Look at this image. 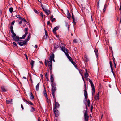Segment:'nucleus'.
I'll use <instances>...</instances> for the list:
<instances>
[{
    "mask_svg": "<svg viewBox=\"0 0 121 121\" xmlns=\"http://www.w3.org/2000/svg\"><path fill=\"white\" fill-rule=\"evenodd\" d=\"M60 48H61V50L64 53H68V50L65 48L64 45L63 43H61Z\"/></svg>",
    "mask_w": 121,
    "mask_h": 121,
    "instance_id": "f257e3e1",
    "label": "nucleus"
},
{
    "mask_svg": "<svg viewBox=\"0 0 121 121\" xmlns=\"http://www.w3.org/2000/svg\"><path fill=\"white\" fill-rule=\"evenodd\" d=\"M84 113V117L85 121H87L88 120L89 116L87 114V111L84 110L83 111Z\"/></svg>",
    "mask_w": 121,
    "mask_h": 121,
    "instance_id": "f03ea898",
    "label": "nucleus"
},
{
    "mask_svg": "<svg viewBox=\"0 0 121 121\" xmlns=\"http://www.w3.org/2000/svg\"><path fill=\"white\" fill-rule=\"evenodd\" d=\"M19 42H17L19 43V44L21 46L23 45H25L26 44L27 41L26 40H25L24 41L22 40H20L19 39H18Z\"/></svg>",
    "mask_w": 121,
    "mask_h": 121,
    "instance_id": "7ed1b4c3",
    "label": "nucleus"
},
{
    "mask_svg": "<svg viewBox=\"0 0 121 121\" xmlns=\"http://www.w3.org/2000/svg\"><path fill=\"white\" fill-rule=\"evenodd\" d=\"M13 35L12 37L14 40L17 42H19L18 39L19 37L17 36H16V35L14 33H12Z\"/></svg>",
    "mask_w": 121,
    "mask_h": 121,
    "instance_id": "20e7f679",
    "label": "nucleus"
},
{
    "mask_svg": "<svg viewBox=\"0 0 121 121\" xmlns=\"http://www.w3.org/2000/svg\"><path fill=\"white\" fill-rule=\"evenodd\" d=\"M44 91H43L44 95L45 96V97L48 100L49 103L50 101L49 100H48V98L47 95V93L46 92V90L45 89L44 87Z\"/></svg>",
    "mask_w": 121,
    "mask_h": 121,
    "instance_id": "39448f33",
    "label": "nucleus"
},
{
    "mask_svg": "<svg viewBox=\"0 0 121 121\" xmlns=\"http://www.w3.org/2000/svg\"><path fill=\"white\" fill-rule=\"evenodd\" d=\"M54 113L56 117H57L58 116V111L56 109H53Z\"/></svg>",
    "mask_w": 121,
    "mask_h": 121,
    "instance_id": "423d86ee",
    "label": "nucleus"
},
{
    "mask_svg": "<svg viewBox=\"0 0 121 121\" xmlns=\"http://www.w3.org/2000/svg\"><path fill=\"white\" fill-rule=\"evenodd\" d=\"M42 7L43 10L46 13L47 15L48 16L49 13V10H48L45 8H44L43 7Z\"/></svg>",
    "mask_w": 121,
    "mask_h": 121,
    "instance_id": "0eeeda50",
    "label": "nucleus"
},
{
    "mask_svg": "<svg viewBox=\"0 0 121 121\" xmlns=\"http://www.w3.org/2000/svg\"><path fill=\"white\" fill-rule=\"evenodd\" d=\"M52 61H49L48 62V65L49 67V68L50 69L51 71L52 68Z\"/></svg>",
    "mask_w": 121,
    "mask_h": 121,
    "instance_id": "6e6552de",
    "label": "nucleus"
},
{
    "mask_svg": "<svg viewBox=\"0 0 121 121\" xmlns=\"http://www.w3.org/2000/svg\"><path fill=\"white\" fill-rule=\"evenodd\" d=\"M59 27L58 26H57L55 27L53 30V32L54 34H56V31L59 29Z\"/></svg>",
    "mask_w": 121,
    "mask_h": 121,
    "instance_id": "1a4fd4ad",
    "label": "nucleus"
},
{
    "mask_svg": "<svg viewBox=\"0 0 121 121\" xmlns=\"http://www.w3.org/2000/svg\"><path fill=\"white\" fill-rule=\"evenodd\" d=\"M54 55L53 53H52V54H51L49 60L50 61H52V60L54 59Z\"/></svg>",
    "mask_w": 121,
    "mask_h": 121,
    "instance_id": "9d476101",
    "label": "nucleus"
},
{
    "mask_svg": "<svg viewBox=\"0 0 121 121\" xmlns=\"http://www.w3.org/2000/svg\"><path fill=\"white\" fill-rule=\"evenodd\" d=\"M66 54V56H67L68 59L71 62L73 61V60L72 58L69 56L68 53H65Z\"/></svg>",
    "mask_w": 121,
    "mask_h": 121,
    "instance_id": "9b49d317",
    "label": "nucleus"
},
{
    "mask_svg": "<svg viewBox=\"0 0 121 121\" xmlns=\"http://www.w3.org/2000/svg\"><path fill=\"white\" fill-rule=\"evenodd\" d=\"M110 64L111 69V72L112 73L113 75H115V74L114 73L113 71V70L112 64L111 62V61H110Z\"/></svg>",
    "mask_w": 121,
    "mask_h": 121,
    "instance_id": "f8f14e48",
    "label": "nucleus"
},
{
    "mask_svg": "<svg viewBox=\"0 0 121 121\" xmlns=\"http://www.w3.org/2000/svg\"><path fill=\"white\" fill-rule=\"evenodd\" d=\"M89 82L90 83L91 86L92 87V88H95L94 85L92 81L90 80V79H89Z\"/></svg>",
    "mask_w": 121,
    "mask_h": 121,
    "instance_id": "ddd939ff",
    "label": "nucleus"
},
{
    "mask_svg": "<svg viewBox=\"0 0 121 121\" xmlns=\"http://www.w3.org/2000/svg\"><path fill=\"white\" fill-rule=\"evenodd\" d=\"M60 45V43H55L54 45V48L56 49L57 48H58Z\"/></svg>",
    "mask_w": 121,
    "mask_h": 121,
    "instance_id": "4468645a",
    "label": "nucleus"
},
{
    "mask_svg": "<svg viewBox=\"0 0 121 121\" xmlns=\"http://www.w3.org/2000/svg\"><path fill=\"white\" fill-rule=\"evenodd\" d=\"M60 105L58 102H56L55 104V108L54 109H56L57 107H59Z\"/></svg>",
    "mask_w": 121,
    "mask_h": 121,
    "instance_id": "2eb2a0df",
    "label": "nucleus"
},
{
    "mask_svg": "<svg viewBox=\"0 0 121 121\" xmlns=\"http://www.w3.org/2000/svg\"><path fill=\"white\" fill-rule=\"evenodd\" d=\"M56 90V87L55 86L52 87V93H55Z\"/></svg>",
    "mask_w": 121,
    "mask_h": 121,
    "instance_id": "dca6fc26",
    "label": "nucleus"
},
{
    "mask_svg": "<svg viewBox=\"0 0 121 121\" xmlns=\"http://www.w3.org/2000/svg\"><path fill=\"white\" fill-rule=\"evenodd\" d=\"M86 72L85 73V78H87V77L88 76V73H87V70L86 69H85Z\"/></svg>",
    "mask_w": 121,
    "mask_h": 121,
    "instance_id": "f3484780",
    "label": "nucleus"
},
{
    "mask_svg": "<svg viewBox=\"0 0 121 121\" xmlns=\"http://www.w3.org/2000/svg\"><path fill=\"white\" fill-rule=\"evenodd\" d=\"M85 89L84 90V96H87V91L86 90V85L85 84L84 85Z\"/></svg>",
    "mask_w": 121,
    "mask_h": 121,
    "instance_id": "a211bd4d",
    "label": "nucleus"
},
{
    "mask_svg": "<svg viewBox=\"0 0 121 121\" xmlns=\"http://www.w3.org/2000/svg\"><path fill=\"white\" fill-rule=\"evenodd\" d=\"M35 62L32 60H31V61L30 62V64L31 66V68H33V67L34 66V63Z\"/></svg>",
    "mask_w": 121,
    "mask_h": 121,
    "instance_id": "6ab92c4d",
    "label": "nucleus"
},
{
    "mask_svg": "<svg viewBox=\"0 0 121 121\" xmlns=\"http://www.w3.org/2000/svg\"><path fill=\"white\" fill-rule=\"evenodd\" d=\"M6 102L7 104H10L12 103V100H6Z\"/></svg>",
    "mask_w": 121,
    "mask_h": 121,
    "instance_id": "aec40b11",
    "label": "nucleus"
},
{
    "mask_svg": "<svg viewBox=\"0 0 121 121\" xmlns=\"http://www.w3.org/2000/svg\"><path fill=\"white\" fill-rule=\"evenodd\" d=\"M40 85L39 82L37 84L36 86V90L37 91H38L39 90V86Z\"/></svg>",
    "mask_w": 121,
    "mask_h": 121,
    "instance_id": "412c9836",
    "label": "nucleus"
},
{
    "mask_svg": "<svg viewBox=\"0 0 121 121\" xmlns=\"http://www.w3.org/2000/svg\"><path fill=\"white\" fill-rule=\"evenodd\" d=\"M30 99L31 100H33L34 99V97L33 95L31 92L30 93Z\"/></svg>",
    "mask_w": 121,
    "mask_h": 121,
    "instance_id": "4be33fe9",
    "label": "nucleus"
},
{
    "mask_svg": "<svg viewBox=\"0 0 121 121\" xmlns=\"http://www.w3.org/2000/svg\"><path fill=\"white\" fill-rule=\"evenodd\" d=\"M85 60L86 62H87L89 61V59L87 57V56L85 55L84 56Z\"/></svg>",
    "mask_w": 121,
    "mask_h": 121,
    "instance_id": "5701e85b",
    "label": "nucleus"
},
{
    "mask_svg": "<svg viewBox=\"0 0 121 121\" xmlns=\"http://www.w3.org/2000/svg\"><path fill=\"white\" fill-rule=\"evenodd\" d=\"M72 63L73 65L77 69H78V68H77L76 67L77 66V65H76V64L73 61L71 62Z\"/></svg>",
    "mask_w": 121,
    "mask_h": 121,
    "instance_id": "b1692460",
    "label": "nucleus"
},
{
    "mask_svg": "<svg viewBox=\"0 0 121 121\" xmlns=\"http://www.w3.org/2000/svg\"><path fill=\"white\" fill-rule=\"evenodd\" d=\"M1 89L2 91V92H5L6 91V90L5 89L4 87L3 86H1Z\"/></svg>",
    "mask_w": 121,
    "mask_h": 121,
    "instance_id": "393cba45",
    "label": "nucleus"
},
{
    "mask_svg": "<svg viewBox=\"0 0 121 121\" xmlns=\"http://www.w3.org/2000/svg\"><path fill=\"white\" fill-rule=\"evenodd\" d=\"M50 79H51V82H53V80H54V78H53V75L52 74V75H51Z\"/></svg>",
    "mask_w": 121,
    "mask_h": 121,
    "instance_id": "a878e982",
    "label": "nucleus"
},
{
    "mask_svg": "<svg viewBox=\"0 0 121 121\" xmlns=\"http://www.w3.org/2000/svg\"><path fill=\"white\" fill-rule=\"evenodd\" d=\"M9 10L10 12L12 13L13 11V9L12 7L10 8L9 9Z\"/></svg>",
    "mask_w": 121,
    "mask_h": 121,
    "instance_id": "bb28decb",
    "label": "nucleus"
},
{
    "mask_svg": "<svg viewBox=\"0 0 121 121\" xmlns=\"http://www.w3.org/2000/svg\"><path fill=\"white\" fill-rule=\"evenodd\" d=\"M95 98L96 100H98L99 99V97L98 96H97L96 95L95 96Z\"/></svg>",
    "mask_w": 121,
    "mask_h": 121,
    "instance_id": "cd10ccee",
    "label": "nucleus"
},
{
    "mask_svg": "<svg viewBox=\"0 0 121 121\" xmlns=\"http://www.w3.org/2000/svg\"><path fill=\"white\" fill-rule=\"evenodd\" d=\"M16 17H17L19 18V19H21L22 17H21V16L19 15H16Z\"/></svg>",
    "mask_w": 121,
    "mask_h": 121,
    "instance_id": "c85d7f7f",
    "label": "nucleus"
},
{
    "mask_svg": "<svg viewBox=\"0 0 121 121\" xmlns=\"http://www.w3.org/2000/svg\"><path fill=\"white\" fill-rule=\"evenodd\" d=\"M28 34V33H25V34L22 37V38L24 39L26 37V36L27 34Z\"/></svg>",
    "mask_w": 121,
    "mask_h": 121,
    "instance_id": "c756f323",
    "label": "nucleus"
},
{
    "mask_svg": "<svg viewBox=\"0 0 121 121\" xmlns=\"http://www.w3.org/2000/svg\"><path fill=\"white\" fill-rule=\"evenodd\" d=\"M28 28H26L24 30V31L25 32V33H28Z\"/></svg>",
    "mask_w": 121,
    "mask_h": 121,
    "instance_id": "7c9ffc66",
    "label": "nucleus"
},
{
    "mask_svg": "<svg viewBox=\"0 0 121 121\" xmlns=\"http://www.w3.org/2000/svg\"><path fill=\"white\" fill-rule=\"evenodd\" d=\"M40 14V16L42 18H43L45 16V15H44L43 14V13L42 12H41Z\"/></svg>",
    "mask_w": 121,
    "mask_h": 121,
    "instance_id": "2f4dec72",
    "label": "nucleus"
},
{
    "mask_svg": "<svg viewBox=\"0 0 121 121\" xmlns=\"http://www.w3.org/2000/svg\"><path fill=\"white\" fill-rule=\"evenodd\" d=\"M73 22L74 24H76V20L75 19L74 17H73Z\"/></svg>",
    "mask_w": 121,
    "mask_h": 121,
    "instance_id": "473e14b6",
    "label": "nucleus"
},
{
    "mask_svg": "<svg viewBox=\"0 0 121 121\" xmlns=\"http://www.w3.org/2000/svg\"><path fill=\"white\" fill-rule=\"evenodd\" d=\"M106 5H105L104 6V8L103 9V11L104 13L105 12L106 10Z\"/></svg>",
    "mask_w": 121,
    "mask_h": 121,
    "instance_id": "72a5a7b5",
    "label": "nucleus"
},
{
    "mask_svg": "<svg viewBox=\"0 0 121 121\" xmlns=\"http://www.w3.org/2000/svg\"><path fill=\"white\" fill-rule=\"evenodd\" d=\"M67 15L68 16V18L69 19L71 17V15H70V13L69 12H68V13Z\"/></svg>",
    "mask_w": 121,
    "mask_h": 121,
    "instance_id": "f704fd0d",
    "label": "nucleus"
},
{
    "mask_svg": "<svg viewBox=\"0 0 121 121\" xmlns=\"http://www.w3.org/2000/svg\"><path fill=\"white\" fill-rule=\"evenodd\" d=\"M31 37V34H29V35L28 37V38H27V40H29L30 38Z\"/></svg>",
    "mask_w": 121,
    "mask_h": 121,
    "instance_id": "c9c22d12",
    "label": "nucleus"
},
{
    "mask_svg": "<svg viewBox=\"0 0 121 121\" xmlns=\"http://www.w3.org/2000/svg\"><path fill=\"white\" fill-rule=\"evenodd\" d=\"M92 89V95H93L94 93L95 92V88H93Z\"/></svg>",
    "mask_w": 121,
    "mask_h": 121,
    "instance_id": "e433bc0d",
    "label": "nucleus"
},
{
    "mask_svg": "<svg viewBox=\"0 0 121 121\" xmlns=\"http://www.w3.org/2000/svg\"><path fill=\"white\" fill-rule=\"evenodd\" d=\"M87 103L88 104V105L89 107L90 105V102L89 99H88L87 101Z\"/></svg>",
    "mask_w": 121,
    "mask_h": 121,
    "instance_id": "4c0bfd02",
    "label": "nucleus"
},
{
    "mask_svg": "<svg viewBox=\"0 0 121 121\" xmlns=\"http://www.w3.org/2000/svg\"><path fill=\"white\" fill-rule=\"evenodd\" d=\"M32 112H33L35 111L34 108L33 107H32V108L30 110Z\"/></svg>",
    "mask_w": 121,
    "mask_h": 121,
    "instance_id": "58836bf2",
    "label": "nucleus"
},
{
    "mask_svg": "<svg viewBox=\"0 0 121 121\" xmlns=\"http://www.w3.org/2000/svg\"><path fill=\"white\" fill-rule=\"evenodd\" d=\"M66 26L67 27L68 29V30H69V25L67 23H66Z\"/></svg>",
    "mask_w": 121,
    "mask_h": 121,
    "instance_id": "ea45409f",
    "label": "nucleus"
},
{
    "mask_svg": "<svg viewBox=\"0 0 121 121\" xmlns=\"http://www.w3.org/2000/svg\"><path fill=\"white\" fill-rule=\"evenodd\" d=\"M54 93H52V95H53V99H54V98H56L55 97V95L54 94Z\"/></svg>",
    "mask_w": 121,
    "mask_h": 121,
    "instance_id": "a19ab883",
    "label": "nucleus"
},
{
    "mask_svg": "<svg viewBox=\"0 0 121 121\" xmlns=\"http://www.w3.org/2000/svg\"><path fill=\"white\" fill-rule=\"evenodd\" d=\"M24 55H25V57L26 58V59L27 60H28V58L27 55L25 53L24 54Z\"/></svg>",
    "mask_w": 121,
    "mask_h": 121,
    "instance_id": "79ce46f5",
    "label": "nucleus"
},
{
    "mask_svg": "<svg viewBox=\"0 0 121 121\" xmlns=\"http://www.w3.org/2000/svg\"><path fill=\"white\" fill-rule=\"evenodd\" d=\"M51 85L52 87H53V86H55L56 85L55 83H52L51 84Z\"/></svg>",
    "mask_w": 121,
    "mask_h": 121,
    "instance_id": "37998d69",
    "label": "nucleus"
},
{
    "mask_svg": "<svg viewBox=\"0 0 121 121\" xmlns=\"http://www.w3.org/2000/svg\"><path fill=\"white\" fill-rule=\"evenodd\" d=\"M27 103H29V104L31 105H33V103L31 101H28Z\"/></svg>",
    "mask_w": 121,
    "mask_h": 121,
    "instance_id": "c03bdc74",
    "label": "nucleus"
},
{
    "mask_svg": "<svg viewBox=\"0 0 121 121\" xmlns=\"http://www.w3.org/2000/svg\"><path fill=\"white\" fill-rule=\"evenodd\" d=\"M34 10L35 12L36 13L38 14V12L37 10L35 9H34Z\"/></svg>",
    "mask_w": 121,
    "mask_h": 121,
    "instance_id": "a18cd8bd",
    "label": "nucleus"
},
{
    "mask_svg": "<svg viewBox=\"0 0 121 121\" xmlns=\"http://www.w3.org/2000/svg\"><path fill=\"white\" fill-rule=\"evenodd\" d=\"M94 52L95 53H97L98 52V50L97 49H95L94 50Z\"/></svg>",
    "mask_w": 121,
    "mask_h": 121,
    "instance_id": "49530a36",
    "label": "nucleus"
},
{
    "mask_svg": "<svg viewBox=\"0 0 121 121\" xmlns=\"http://www.w3.org/2000/svg\"><path fill=\"white\" fill-rule=\"evenodd\" d=\"M85 98V101H87V96H84Z\"/></svg>",
    "mask_w": 121,
    "mask_h": 121,
    "instance_id": "de8ad7c7",
    "label": "nucleus"
},
{
    "mask_svg": "<svg viewBox=\"0 0 121 121\" xmlns=\"http://www.w3.org/2000/svg\"><path fill=\"white\" fill-rule=\"evenodd\" d=\"M21 20H23L25 22H26V21L24 18H22Z\"/></svg>",
    "mask_w": 121,
    "mask_h": 121,
    "instance_id": "09e8293b",
    "label": "nucleus"
},
{
    "mask_svg": "<svg viewBox=\"0 0 121 121\" xmlns=\"http://www.w3.org/2000/svg\"><path fill=\"white\" fill-rule=\"evenodd\" d=\"M23 100L24 101H25L26 103H27V102H28V101L27 100L25 99H23Z\"/></svg>",
    "mask_w": 121,
    "mask_h": 121,
    "instance_id": "8fccbe9b",
    "label": "nucleus"
},
{
    "mask_svg": "<svg viewBox=\"0 0 121 121\" xmlns=\"http://www.w3.org/2000/svg\"><path fill=\"white\" fill-rule=\"evenodd\" d=\"M47 60H45V65L46 66L47 65Z\"/></svg>",
    "mask_w": 121,
    "mask_h": 121,
    "instance_id": "3c124183",
    "label": "nucleus"
},
{
    "mask_svg": "<svg viewBox=\"0 0 121 121\" xmlns=\"http://www.w3.org/2000/svg\"><path fill=\"white\" fill-rule=\"evenodd\" d=\"M113 59L114 63H115V60L114 57H113Z\"/></svg>",
    "mask_w": 121,
    "mask_h": 121,
    "instance_id": "603ef678",
    "label": "nucleus"
},
{
    "mask_svg": "<svg viewBox=\"0 0 121 121\" xmlns=\"http://www.w3.org/2000/svg\"><path fill=\"white\" fill-rule=\"evenodd\" d=\"M13 45H14L15 46H17V45L15 42H13Z\"/></svg>",
    "mask_w": 121,
    "mask_h": 121,
    "instance_id": "864d4df0",
    "label": "nucleus"
},
{
    "mask_svg": "<svg viewBox=\"0 0 121 121\" xmlns=\"http://www.w3.org/2000/svg\"><path fill=\"white\" fill-rule=\"evenodd\" d=\"M48 75H47V73H46V74H45V77L47 79H48Z\"/></svg>",
    "mask_w": 121,
    "mask_h": 121,
    "instance_id": "5fc2aeb1",
    "label": "nucleus"
},
{
    "mask_svg": "<svg viewBox=\"0 0 121 121\" xmlns=\"http://www.w3.org/2000/svg\"><path fill=\"white\" fill-rule=\"evenodd\" d=\"M93 109V106L92 105H91V111H92V109Z\"/></svg>",
    "mask_w": 121,
    "mask_h": 121,
    "instance_id": "6e6d98bb",
    "label": "nucleus"
},
{
    "mask_svg": "<svg viewBox=\"0 0 121 121\" xmlns=\"http://www.w3.org/2000/svg\"><path fill=\"white\" fill-rule=\"evenodd\" d=\"M53 15H52L51 16V17L50 18V20H51L53 18Z\"/></svg>",
    "mask_w": 121,
    "mask_h": 121,
    "instance_id": "4d7b16f0",
    "label": "nucleus"
},
{
    "mask_svg": "<svg viewBox=\"0 0 121 121\" xmlns=\"http://www.w3.org/2000/svg\"><path fill=\"white\" fill-rule=\"evenodd\" d=\"M40 77L42 79H43V76L42 74H41L40 75Z\"/></svg>",
    "mask_w": 121,
    "mask_h": 121,
    "instance_id": "13d9d810",
    "label": "nucleus"
},
{
    "mask_svg": "<svg viewBox=\"0 0 121 121\" xmlns=\"http://www.w3.org/2000/svg\"><path fill=\"white\" fill-rule=\"evenodd\" d=\"M55 19L54 18H53L51 20V21H52V22H53L55 20Z\"/></svg>",
    "mask_w": 121,
    "mask_h": 121,
    "instance_id": "bf43d9fd",
    "label": "nucleus"
},
{
    "mask_svg": "<svg viewBox=\"0 0 121 121\" xmlns=\"http://www.w3.org/2000/svg\"><path fill=\"white\" fill-rule=\"evenodd\" d=\"M50 23V22L49 21H48L47 22V24L48 25Z\"/></svg>",
    "mask_w": 121,
    "mask_h": 121,
    "instance_id": "052dcab7",
    "label": "nucleus"
},
{
    "mask_svg": "<svg viewBox=\"0 0 121 121\" xmlns=\"http://www.w3.org/2000/svg\"><path fill=\"white\" fill-rule=\"evenodd\" d=\"M73 42L74 43H77V40L76 39H74L73 40Z\"/></svg>",
    "mask_w": 121,
    "mask_h": 121,
    "instance_id": "680f3d73",
    "label": "nucleus"
},
{
    "mask_svg": "<svg viewBox=\"0 0 121 121\" xmlns=\"http://www.w3.org/2000/svg\"><path fill=\"white\" fill-rule=\"evenodd\" d=\"M15 22L14 21H13L12 23H11V25H13L14 24Z\"/></svg>",
    "mask_w": 121,
    "mask_h": 121,
    "instance_id": "e2e57ef3",
    "label": "nucleus"
},
{
    "mask_svg": "<svg viewBox=\"0 0 121 121\" xmlns=\"http://www.w3.org/2000/svg\"><path fill=\"white\" fill-rule=\"evenodd\" d=\"M85 105H86V110H87L88 109V108H87V105L86 103H85Z\"/></svg>",
    "mask_w": 121,
    "mask_h": 121,
    "instance_id": "0e129e2a",
    "label": "nucleus"
},
{
    "mask_svg": "<svg viewBox=\"0 0 121 121\" xmlns=\"http://www.w3.org/2000/svg\"><path fill=\"white\" fill-rule=\"evenodd\" d=\"M21 107L22 109L23 110L24 109V108H23V106L22 104H21Z\"/></svg>",
    "mask_w": 121,
    "mask_h": 121,
    "instance_id": "69168bd1",
    "label": "nucleus"
},
{
    "mask_svg": "<svg viewBox=\"0 0 121 121\" xmlns=\"http://www.w3.org/2000/svg\"><path fill=\"white\" fill-rule=\"evenodd\" d=\"M11 31L12 33L14 32L13 30V29L11 30Z\"/></svg>",
    "mask_w": 121,
    "mask_h": 121,
    "instance_id": "338daca9",
    "label": "nucleus"
},
{
    "mask_svg": "<svg viewBox=\"0 0 121 121\" xmlns=\"http://www.w3.org/2000/svg\"><path fill=\"white\" fill-rule=\"evenodd\" d=\"M38 121H40V118L39 117L38 119Z\"/></svg>",
    "mask_w": 121,
    "mask_h": 121,
    "instance_id": "774afa93",
    "label": "nucleus"
}]
</instances>
